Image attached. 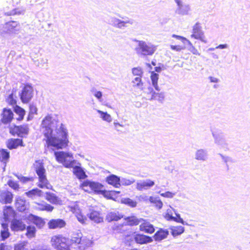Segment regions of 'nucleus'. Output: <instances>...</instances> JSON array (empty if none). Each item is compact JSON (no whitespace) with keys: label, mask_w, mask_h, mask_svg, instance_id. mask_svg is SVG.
I'll list each match as a JSON object with an SVG mask.
<instances>
[{"label":"nucleus","mask_w":250,"mask_h":250,"mask_svg":"<svg viewBox=\"0 0 250 250\" xmlns=\"http://www.w3.org/2000/svg\"><path fill=\"white\" fill-rule=\"evenodd\" d=\"M58 123V121H54L51 115H46L42 120L41 128L43 135V139L46 143L48 147H53L57 149H62L68 146V132L65 125L61 124L59 128L56 126L55 130L57 136L53 132L54 123Z\"/></svg>","instance_id":"f257e3e1"},{"label":"nucleus","mask_w":250,"mask_h":250,"mask_svg":"<svg viewBox=\"0 0 250 250\" xmlns=\"http://www.w3.org/2000/svg\"><path fill=\"white\" fill-rule=\"evenodd\" d=\"M36 165L35 166V170L38 176L39 182L37 186L41 188L53 189V186L47 180L45 174L46 170L42 163L36 161Z\"/></svg>","instance_id":"f03ea898"},{"label":"nucleus","mask_w":250,"mask_h":250,"mask_svg":"<svg viewBox=\"0 0 250 250\" xmlns=\"http://www.w3.org/2000/svg\"><path fill=\"white\" fill-rule=\"evenodd\" d=\"M150 78L152 84L154 86L155 89L157 91H159L160 89L158 85V80L159 78L158 74L152 71L151 74ZM147 94L148 99L149 100L162 101L164 99V95L163 93L159 92H155L151 87L148 88Z\"/></svg>","instance_id":"7ed1b4c3"},{"label":"nucleus","mask_w":250,"mask_h":250,"mask_svg":"<svg viewBox=\"0 0 250 250\" xmlns=\"http://www.w3.org/2000/svg\"><path fill=\"white\" fill-rule=\"evenodd\" d=\"M50 242L52 246L57 250H66L70 244L68 237L62 234H57L51 238Z\"/></svg>","instance_id":"20e7f679"},{"label":"nucleus","mask_w":250,"mask_h":250,"mask_svg":"<svg viewBox=\"0 0 250 250\" xmlns=\"http://www.w3.org/2000/svg\"><path fill=\"white\" fill-rule=\"evenodd\" d=\"M56 160L67 168L73 167L75 163L72 154L63 151L54 152Z\"/></svg>","instance_id":"39448f33"},{"label":"nucleus","mask_w":250,"mask_h":250,"mask_svg":"<svg viewBox=\"0 0 250 250\" xmlns=\"http://www.w3.org/2000/svg\"><path fill=\"white\" fill-rule=\"evenodd\" d=\"M29 130V126L27 124L13 125L9 127V132L11 135L17 136L21 138L25 137L28 134Z\"/></svg>","instance_id":"423d86ee"},{"label":"nucleus","mask_w":250,"mask_h":250,"mask_svg":"<svg viewBox=\"0 0 250 250\" xmlns=\"http://www.w3.org/2000/svg\"><path fill=\"white\" fill-rule=\"evenodd\" d=\"M33 96V89L32 86L29 84H25L20 94L21 102L24 104L29 103Z\"/></svg>","instance_id":"0eeeda50"},{"label":"nucleus","mask_w":250,"mask_h":250,"mask_svg":"<svg viewBox=\"0 0 250 250\" xmlns=\"http://www.w3.org/2000/svg\"><path fill=\"white\" fill-rule=\"evenodd\" d=\"M138 49L144 55H152L156 50V46L151 44H147L143 41L138 42Z\"/></svg>","instance_id":"6e6552de"},{"label":"nucleus","mask_w":250,"mask_h":250,"mask_svg":"<svg viewBox=\"0 0 250 250\" xmlns=\"http://www.w3.org/2000/svg\"><path fill=\"white\" fill-rule=\"evenodd\" d=\"M191 37L200 40L204 43H206L207 42V41L204 36V33L201 30V27L198 23H196L194 25Z\"/></svg>","instance_id":"1a4fd4ad"},{"label":"nucleus","mask_w":250,"mask_h":250,"mask_svg":"<svg viewBox=\"0 0 250 250\" xmlns=\"http://www.w3.org/2000/svg\"><path fill=\"white\" fill-rule=\"evenodd\" d=\"M66 225L64 220L60 218L51 219L47 223L49 229H61L65 227Z\"/></svg>","instance_id":"9d476101"},{"label":"nucleus","mask_w":250,"mask_h":250,"mask_svg":"<svg viewBox=\"0 0 250 250\" xmlns=\"http://www.w3.org/2000/svg\"><path fill=\"white\" fill-rule=\"evenodd\" d=\"M90 189L95 193L102 194L107 199H109V193L108 191L105 190L103 185L93 182Z\"/></svg>","instance_id":"9b49d317"},{"label":"nucleus","mask_w":250,"mask_h":250,"mask_svg":"<svg viewBox=\"0 0 250 250\" xmlns=\"http://www.w3.org/2000/svg\"><path fill=\"white\" fill-rule=\"evenodd\" d=\"M14 118V114L10 109L4 108L3 109L1 114L0 122L4 125L11 123Z\"/></svg>","instance_id":"f8f14e48"},{"label":"nucleus","mask_w":250,"mask_h":250,"mask_svg":"<svg viewBox=\"0 0 250 250\" xmlns=\"http://www.w3.org/2000/svg\"><path fill=\"white\" fill-rule=\"evenodd\" d=\"M141 221H143L139 226V229L141 231L146 233L152 234L155 231L154 226L149 222L141 218Z\"/></svg>","instance_id":"ddd939ff"},{"label":"nucleus","mask_w":250,"mask_h":250,"mask_svg":"<svg viewBox=\"0 0 250 250\" xmlns=\"http://www.w3.org/2000/svg\"><path fill=\"white\" fill-rule=\"evenodd\" d=\"M6 145L9 149H16L19 146H24L22 139L20 138H10L8 139Z\"/></svg>","instance_id":"4468645a"},{"label":"nucleus","mask_w":250,"mask_h":250,"mask_svg":"<svg viewBox=\"0 0 250 250\" xmlns=\"http://www.w3.org/2000/svg\"><path fill=\"white\" fill-rule=\"evenodd\" d=\"M13 195L8 190H0V203L3 204L11 203L13 201Z\"/></svg>","instance_id":"2eb2a0df"},{"label":"nucleus","mask_w":250,"mask_h":250,"mask_svg":"<svg viewBox=\"0 0 250 250\" xmlns=\"http://www.w3.org/2000/svg\"><path fill=\"white\" fill-rule=\"evenodd\" d=\"M135 242L139 244L143 245L153 241L151 237L143 234L137 233L134 237Z\"/></svg>","instance_id":"dca6fc26"},{"label":"nucleus","mask_w":250,"mask_h":250,"mask_svg":"<svg viewBox=\"0 0 250 250\" xmlns=\"http://www.w3.org/2000/svg\"><path fill=\"white\" fill-rule=\"evenodd\" d=\"M88 216L91 220L96 223L102 222L104 220V216L102 214L94 209L91 210Z\"/></svg>","instance_id":"f3484780"},{"label":"nucleus","mask_w":250,"mask_h":250,"mask_svg":"<svg viewBox=\"0 0 250 250\" xmlns=\"http://www.w3.org/2000/svg\"><path fill=\"white\" fill-rule=\"evenodd\" d=\"M169 234V231L167 229L160 228L153 235V238L156 241H161L166 238Z\"/></svg>","instance_id":"a211bd4d"},{"label":"nucleus","mask_w":250,"mask_h":250,"mask_svg":"<svg viewBox=\"0 0 250 250\" xmlns=\"http://www.w3.org/2000/svg\"><path fill=\"white\" fill-rule=\"evenodd\" d=\"M155 184L153 181L150 179H147L140 182H138L136 184V188L139 190L148 189L153 187Z\"/></svg>","instance_id":"6ab92c4d"},{"label":"nucleus","mask_w":250,"mask_h":250,"mask_svg":"<svg viewBox=\"0 0 250 250\" xmlns=\"http://www.w3.org/2000/svg\"><path fill=\"white\" fill-rule=\"evenodd\" d=\"M45 199L53 204L60 205L62 203V200L55 193L46 192L45 193Z\"/></svg>","instance_id":"aec40b11"},{"label":"nucleus","mask_w":250,"mask_h":250,"mask_svg":"<svg viewBox=\"0 0 250 250\" xmlns=\"http://www.w3.org/2000/svg\"><path fill=\"white\" fill-rule=\"evenodd\" d=\"M11 229L14 231H23L26 229V225L21 220L15 219L12 222Z\"/></svg>","instance_id":"412c9836"},{"label":"nucleus","mask_w":250,"mask_h":250,"mask_svg":"<svg viewBox=\"0 0 250 250\" xmlns=\"http://www.w3.org/2000/svg\"><path fill=\"white\" fill-rule=\"evenodd\" d=\"M5 29L8 33H15L16 28L20 26V23L17 21H10L5 23Z\"/></svg>","instance_id":"4be33fe9"},{"label":"nucleus","mask_w":250,"mask_h":250,"mask_svg":"<svg viewBox=\"0 0 250 250\" xmlns=\"http://www.w3.org/2000/svg\"><path fill=\"white\" fill-rule=\"evenodd\" d=\"M125 220V225L129 226H137L141 222V218L138 219L133 215L127 217Z\"/></svg>","instance_id":"5701e85b"},{"label":"nucleus","mask_w":250,"mask_h":250,"mask_svg":"<svg viewBox=\"0 0 250 250\" xmlns=\"http://www.w3.org/2000/svg\"><path fill=\"white\" fill-rule=\"evenodd\" d=\"M36 209L39 211H46L51 212L54 209V207L47 203H35Z\"/></svg>","instance_id":"b1692460"},{"label":"nucleus","mask_w":250,"mask_h":250,"mask_svg":"<svg viewBox=\"0 0 250 250\" xmlns=\"http://www.w3.org/2000/svg\"><path fill=\"white\" fill-rule=\"evenodd\" d=\"M15 205L17 210L19 211L22 212L26 209L25 201L20 198L16 199Z\"/></svg>","instance_id":"393cba45"},{"label":"nucleus","mask_w":250,"mask_h":250,"mask_svg":"<svg viewBox=\"0 0 250 250\" xmlns=\"http://www.w3.org/2000/svg\"><path fill=\"white\" fill-rule=\"evenodd\" d=\"M25 194L28 198L34 199L36 197H41L42 195V192L38 188H35L26 192Z\"/></svg>","instance_id":"a878e982"},{"label":"nucleus","mask_w":250,"mask_h":250,"mask_svg":"<svg viewBox=\"0 0 250 250\" xmlns=\"http://www.w3.org/2000/svg\"><path fill=\"white\" fill-rule=\"evenodd\" d=\"M30 217L33 224L39 228H42L44 226L45 222L41 217L34 215H31Z\"/></svg>","instance_id":"bb28decb"},{"label":"nucleus","mask_w":250,"mask_h":250,"mask_svg":"<svg viewBox=\"0 0 250 250\" xmlns=\"http://www.w3.org/2000/svg\"><path fill=\"white\" fill-rule=\"evenodd\" d=\"M14 112L19 115V117L16 119L18 121H22L25 114V111L19 105H16L14 108Z\"/></svg>","instance_id":"cd10ccee"},{"label":"nucleus","mask_w":250,"mask_h":250,"mask_svg":"<svg viewBox=\"0 0 250 250\" xmlns=\"http://www.w3.org/2000/svg\"><path fill=\"white\" fill-rule=\"evenodd\" d=\"M10 157V153L6 149H0V161L6 163Z\"/></svg>","instance_id":"c85d7f7f"},{"label":"nucleus","mask_w":250,"mask_h":250,"mask_svg":"<svg viewBox=\"0 0 250 250\" xmlns=\"http://www.w3.org/2000/svg\"><path fill=\"white\" fill-rule=\"evenodd\" d=\"M171 233L174 237L179 235L184 231V228L182 226H174L170 228Z\"/></svg>","instance_id":"c756f323"},{"label":"nucleus","mask_w":250,"mask_h":250,"mask_svg":"<svg viewBox=\"0 0 250 250\" xmlns=\"http://www.w3.org/2000/svg\"><path fill=\"white\" fill-rule=\"evenodd\" d=\"M150 202L153 204V205L158 209L162 208L163 206V203L159 197L151 196L149 198Z\"/></svg>","instance_id":"7c9ffc66"},{"label":"nucleus","mask_w":250,"mask_h":250,"mask_svg":"<svg viewBox=\"0 0 250 250\" xmlns=\"http://www.w3.org/2000/svg\"><path fill=\"white\" fill-rule=\"evenodd\" d=\"M36 232V229L34 226H29L26 228V236L29 238H31L35 237Z\"/></svg>","instance_id":"2f4dec72"},{"label":"nucleus","mask_w":250,"mask_h":250,"mask_svg":"<svg viewBox=\"0 0 250 250\" xmlns=\"http://www.w3.org/2000/svg\"><path fill=\"white\" fill-rule=\"evenodd\" d=\"M110 185L119 188L121 185L120 178L115 175H110Z\"/></svg>","instance_id":"473e14b6"},{"label":"nucleus","mask_w":250,"mask_h":250,"mask_svg":"<svg viewBox=\"0 0 250 250\" xmlns=\"http://www.w3.org/2000/svg\"><path fill=\"white\" fill-rule=\"evenodd\" d=\"M27 244V242L26 241H22L21 242L18 244H16L14 245V250H29L28 249L26 248V245ZM31 250H35V249H32Z\"/></svg>","instance_id":"72a5a7b5"},{"label":"nucleus","mask_w":250,"mask_h":250,"mask_svg":"<svg viewBox=\"0 0 250 250\" xmlns=\"http://www.w3.org/2000/svg\"><path fill=\"white\" fill-rule=\"evenodd\" d=\"M122 203L131 207L135 208L136 207L137 203L129 198H125L122 199Z\"/></svg>","instance_id":"f704fd0d"},{"label":"nucleus","mask_w":250,"mask_h":250,"mask_svg":"<svg viewBox=\"0 0 250 250\" xmlns=\"http://www.w3.org/2000/svg\"><path fill=\"white\" fill-rule=\"evenodd\" d=\"M75 216L77 217L78 220L82 224H85L87 218L82 213V211L78 209V211L75 213Z\"/></svg>","instance_id":"c9c22d12"},{"label":"nucleus","mask_w":250,"mask_h":250,"mask_svg":"<svg viewBox=\"0 0 250 250\" xmlns=\"http://www.w3.org/2000/svg\"><path fill=\"white\" fill-rule=\"evenodd\" d=\"M142 77H137L132 81L133 86L138 87L140 88H142L143 86V83L141 80Z\"/></svg>","instance_id":"e433bc0d"},{"label":"nucleus","mask_w":250,"mask_h":250,"mask_svg":"<svg viewBox=\"0 0 250 250\" xmlns=\"http://www.w3.org/2000/svg\"><path fill=\"white\" fill-rule=\"evenodd\" d=\"M74 173L79 178H82L85 175L83 170L79 167H75L74 168Z\"/></svg>","instance_id":"4c0bfd02"},{"label":"nucleus","mask_w":250,"mask_h":250,"mask_svg":"<svg viewBox=\"0 0 250 250\" xmlns=\"http://www.w3.org/2000/svg\"><path fill=\"white\" fill-rule=\"evenodd\" d=\"M6 102L8 104L12 106L17 105V101L16 99L14 97V95L13 93L10 94L7 98L6 99Z\"/></svg>","instance_id":"58836bf2"},{"label":"nucleus","mask_w":250,"mask_h":250,"mask_svg":"<svg viewBox=\"0 0 250 250\" xmlns=\"http://www.w3.org/2000/svg\"><path fill=\"white\" fill-rule=\"evenodd\" d=\"M196 158L198 160H204L206 158V153L203 150H199L196 154Z\"/></svg>","instance_id":"ea45409f"},{"label":"nucleus","mask_w":250,"mask_h":250,"mask_svg":"<svg viewBox=\"0 0 250 250\" xmlns=\"http://www.w3.org/2000/svg\"><path fill=\"white\" fill-rule=\"evenodd\" d=\"M132 72L134 75L142 77L143 72L142 69L140 67H134L132 69Z\"/></svg>","instance_id":"a19ab883"},{"label":"nucleus","mask_w":250,"mask_h":250,"mask_svg":"<svg viewBox=\"0 0 250 250\" xmlns=\"http://www.w3.org/2000/svg\"><path fill=\"white\" fill-rule=\"evenodd\" d=\"M7 184L10 188L14 190H18L19 188V185L16 181L9 180Z\"/></svg>","instance_id":"79ce46f5"},{"label":"nucleus","mask_w":250,"mask_h":250,"mask_svg":"<svg viewBox=\"0 0 250 250\" xmlns=\"http://www.w3.org/2000/svg\"><path fill=\"white\" fill-rule=\"evenodd\" d=\"M82 241V238L79 234H76L75 236H73L71 239V244L75 243L77 244H80Z\"/></svg>","instance_id":"37998d69"},{"label":"nucleus","mask_w":250,"mask_h":250,"mask_svg":"<svg viewBox=\"0 0 250 250\" xmlns=\"http://www.w3.org/2000/svg\"><path fill=\"white\" fill-rule=\"evenodd\" d=\"M172 37L173 38H175L178 40L181 41L184 43H185V42H187L188 45H191V42L189 41L186 38H185L184 37L179 36V35H176L175 34L172 35Z\"/></svg>","instance_id":"c03bdc74"},{"label":"nucleus","mask_w":250,"mask_h":250,"mask_svg":"<svg viewBox=\"0 0 250 250\" xmlns=\"http://www.w3.org/2000/svg\"><path fill=\"white\" fill-rule=\"evenodd\" d=\"M1 237H2V239L3 240H5V239L7 238L9 236V233L8 232V229H3L0 232Z\"/></svg>","instance_id":"a18cd8bd"},{"label":"nucleus","mask_w":250,"mask_h":250,"mask_svg":"<svg viewBox=\"0 0 250 250\" xmlns=\"http://www.w3.org/2000/svg\"><path fill=\"white\" fill-rule=\"evenodd\" d=\"M13 212V210L11 207H5L3 211L4 215L6 217H7L9 213H12Z\"/></svg>","instance_id":"49530a36"},{"label":"nucleus","mask_w":250,"mask_h":250,"mask_svg":"<svg viewBox=\"0 0 250 250\" xmlns=\"http://www.w3.org/2000/svg\"><path fill=\"white\" fill-rule=\"evenodd\" d=\"M19 180L22 183H26L28 182L33 181L34 180V178L33 177H25L22 176L20 178H19Z\"/></svg>","instance_id":"de8ad7c7"},{"label":"nucleus","mask_w":250,"mask_h":250,"mask_svg":"<svg viewBox=\"0 0 250 250\" xmlns=\"http://www.w3.org/2000/svg\"><path fill=\"white\" fill-rule=\"evenodd\" d=\"M92 182L89 181H84L81 184V187L84 189L86 187L91 188Z\"/></svg>","instance_id":"09e8293b"},{"label":"nucleus","mask_w":250,"mask_h":250,"mask_svg":"<svg viewBox=\"0 0 250 250\" xmlns=\"http://www.w3.org/2000/svg\"><path fill=\"white\" fill-rule=\"evenodd\" d=\"M170 47L171 50H175L176 51H180L184 49L185 48L184 46H183L182 45H171L170 46Z\"/></svg>","instance_id":"8fccbe9b"},{"label":"nucleus","mask_w":250,"mask_h":250,"mask_svg":"<svg viewBox=\"0 0 250 250\" xmlns=\"http://www.w3.org/2000/svg\"><path fill=\"white\" fill-rule=\"evenodd\" d=\"M174 195V193H172L170 191H166L164 193H162L161 194V196H162V197L169 198H172Z\"/></svg>","instance_id":"3c124183"},{"label":"nucleus","mask_w":250,"mask_h":250,"mask_svg":"<svg viewBox=\"0 0 250 250\" xmlns=\"http://www.w3.org/2000/svg\"><path fill=\"white\" fill-rule=\"evenodd\" d=\"M122 217V216L116 215L115 213H110V221H118Z\"/></svg>","instance_id":"603ef678"},{"label":"nucleus","mask_w":250,"mask_h":250,"mask_svg":"<svg viewBox=\"0 0 250 250\" xmlns=\"http://www.w3.org/2000/svg\"><path fill=\"white\" fill-rule=\"evenodd\" d=\"M21 14L20 11H18L16 9H13L9 12H6L4 15L7 16H13L16 15H19Z\"/></svg>","instance_id":"864d4df0"},{"label":"nucleus","mask_w":250,"mask_h":250,"mask_svg":"<svg viewBox=\"0 0 250 250\" xmlns=\"http://www.w3.org/2000/svg\"><path fill=\"white\" fill-rule=\"evenodd\" d=\"M97 112L100 114L101 117L104 120H107L109 115L107 113V112H103L101 110H98Z\"/></svg>","instance_id":"5fc2aeb1"},{"label":"nucleus","mask_w":250,"mask_h":250,"mask_svg":"<svg viewBox=\"0 0 250 250\" xmlns=\"http://www.w3.org/2000/svg\"><path fill=\"white\" fill-rule=\"evenodd\" d=\"M189 45L190 46L189 50L193 54L196 55H200V53H199L197 49L194 46H193L192 44H191V45Z\"/></svg>","instance_id":"6e6d98bb"},{"label":"nucleus","mask_w":250,"mask_h":250,"mask_svg":"<svg viewBox=\"0 0 250 250\" xmlns=\"http://www.w3.org/2000/svg\"><path fill=\"white\" fill-rule=\"evenodd\" d=\"M172 219L176 222L184 224L183 219L180 217L179 215H177L176 217H173Z\"/></svg>","instance_id":"4d7b16f0"},{"label":"nucleus","mask_w":250,"mask_h":250,"mask_svg":"<svg viewBox=\"0 0 250 250\" xmlns=\"http://www.w3.org/2000/svg\"><path fill=\"white\" fill-rule=\"evenodd\" d=\"M94 96L98 99H100L102 97V94L100 91H97L95 93Z\"/></svg>","instance_id":"13d9d810"},{"label":"nucleus","mask_w":250,"mask_h":250,"mask_svg":"<svg viewBox=\"0 0 250 250\" xmlns=\"http://www.w3.org/2000/svg\"><path fill=\"white\" fill-rule=\"evenodd\" d=\"M227 47V44H220L217 47V48L223 49Z\"/></svg>","instance_id":"bf43d9fd"},{"label":"nucleus","mask_w":250,"mask_h":250,"mask_svg":"<svg viewBox=\"0 0 250 250\" xmlns=\"http://www.w3.org/2000/svg\"><path fill=\"white\" fill-rule=\"evenodd\" d=\"M210 80L211 82L216 83L218 82L217 79L213 77H210Z\"/></svg>","instance_id":"052dcab7"},{"label":"nucleus","mask_w":250,"mask_h":250,"mask_svg":"<svg viewBox=\"0 0 250 250\" xmlns=\"http://www.w3.org/2000/svg\"><path fill=\"white\" fill-rule=\"evenodd\" d=\"M5 246L4 244L1 243L0 244V250H4Z\"/></svg>","instance_id":"680f3d73"},{"label":"nucleus","mask_w":250,"mask_h":250,"mask_svg":"<svg viewBox=\"0 0 250 250\" xmlns=\"http://www.w3.org/2000/svg\"><path fill=\"white\" fill-rule=\"evenodd\" d=\"M2 226L4 229H8V226L6 224H2Z\"/></svg>","instance_id":"e2e57ef3"},{"label":"nucleus","mask_w":250,"mask_h":250,"mask_svg":"<svg viewBox=\"0 0 250 250\" xmlns=\"http://www.w3.org/2000/svg\"><path fill=\"white\" fill-rule=\"evenodd\" d=\"M161 68L160 67H155V70L156 72H160L161 71Z\"/></svg>","instance_id":"0e129e2a"},{"label":"nucleus","mask_w":250,"mask_h":250,"mask_svg":"<svg viewBox=\"0 0 250 250\" xmlns=\"http://www.w3.org/2000/svg\"><path fill=\"white\" fill-rule=\"evenodd\" d=\"M110 199H112V196H113V194H114L116 192L115 191L110 190Z\"/></svg>","instance_id":"69168bd1"},{"label":"nucleus","mask_w":250,"mask_h":250,"mask_svg":"<svg viewBox=\"0 0 250 250\" xmlns=\"http://www.w3.org/2000/svg\"><path fill=\"white\" fill-rule=\"evenodd\" d=\"M70 245H69L68 246V247H67V250H71L70 249Z\"/></svg>","instance_id":"338daca9"},{"label":"nucleus","mask_w":250,"mask_h":250,"mask_svg":"<svg viewBox=\"0 0 250 250\" xmlns=\"http://www.w3.org/2000/svg\"><path fill=\"white\" fill-rule=\"evenodd\" d=\"M151 63H152V64L153 65H155V62H151Z\"/></svg>","instance_id":"774afa93"}]
</instances>
